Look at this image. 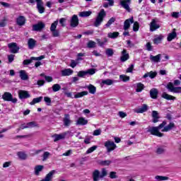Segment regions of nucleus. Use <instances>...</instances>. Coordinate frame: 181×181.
I'll return each mask as SVG.
<instances>
[{
  "label": "nucleus",
  "instance_id": "f257e3e1",
  "mask_svg": "<svg viewBox=\"0 0 181 181\" xmlns=\"http://www.w3.org/2000/svg\"><path fill=\"white\" fill-rule=\"evenodd\" d=\"M107 16V13H105V11L104 9H101L100 11L98 13V16H96V18L95 20V22L93 23V26L95 28H98L101 23H103L104 21V18Z\"/></svg>",
  "mask_w": 181,
  "mask_h": 181
},
{
  "label": "nucleus",
  "instance_id": "f03ea898",
  "mask_svg": "<svg viewBox=\"0 0 181 181\" xmlns=\"http://www.w3.org/2000/svg\"><path fill=\"white\" fill-rule=\"evenodd\" d=\"M147 132L151 134V135H154V136H158V138H162L164 135L163 133H160L157 127H148L147 128Z\"/></svg>",
  "mask_w": 181,
  "mask_h": 181
},
{
  "label": "nucleus",
  "instance_id": "7ed1b4c3",
  "mask_svg": "<svg viewBox=\"0 0 181 181\" xmlns=\"http://www.w3.org/2000/svg\"><path fill=\"white\" fill-rule=\"evenodd\" d=\"M2 98L4 101H11L13 104H16V103H18V99L16 98H13L12 93H11L9 92H5L2 95Z\"/></svg>",
  "mask_w": 181,
  "mask_h": 181
},
{
  "label": "nucleus",
  "instance_id": "20e7f679",
  "mask_svg": "<svg viewBox=\"0 0 181 181\" xmlns=\"http://www.w3.org/2000/svg\"><path fill=\"white\" fill-rule=\"evenodd\" d=\"M166 89L168 90L170 93H175L176 94H179L181 93V87H175V85H173V83L170 82L166 86Z\"/></svg>",
  "mask_w": 181,
  "mask_h": 181
},
{
  "label": "nucleus",
  "instance_id": "39448f33",
  "mask_svg": "<svg viewBox=\"0 0 181 181\" xmlns=\"http://www.w3.org/2000/svg\"><path fill=\"white\" fill-rule=\"evenodd\" d=\"M8 47L9 49L10 53H12L13 54H16V53H19V49H21L16 42L8 43Z\"/></svg>",
  "mask_w": 181,
  "mask_h": 181
},
{
  "label": "nucleus",
  "instance_id": "423d86ee",
  "mask_svg": "<svg viewBox=\"0 0 181 181\" xmlns=\"http://www.w3.org/2000/svg\"><path fill=\"white\" fill-rule=\"evenodd\" d=\"M45 55H41L37 57H32L29 59H25L23 62V64H24V66H28V64H30L33 63L34 60L36 62H40V60H43V59H45Z\"/></svg>",
  "mask_w": 181,
  "mask_h": 181
},
{
  "label": "nucleus",
  "instance_id": "0eeeda50",
  "mask_svg": "<svg viewBox=\"0 0 181 181\" xmlns=\"http://www.w3.org/2000/svg\"><path fill=\"white\" fill-rule=\"evenodd\" d=\"M105 146L107 149V152L110 153L115 150V148H117V144H115L114 141L108 140L105 143Z\"/></svg>",
  "mask_w": 181,
  "mask_h": 181
},
{
  "label": "nucleus",
  "instance_id": "6e6552de",
  "mask_svg": "<svg viewBox=\"0 0 181 181\" xmlns=\"http://www.w3.org/2000/svg\"><path fill=\"white\" fill-rule=\"evenodd\" d=\"M70 134L69 131L64 132L60 134H55L52 136V138H54V142H57V141H60V139H64L67 135Z\"/></svg>",
  "mask_w": 181,
  "mask_h": 181
},
{
  "label": "nucleus",
  "instance_id": "1a4fd4ad",
  "mask_svg": "<svg viewBox=\"0 0 181 181\" xmlns=\"http://www.w3.org/2000/svg\"><path fill=\"white\" fill-rule=\"evenodd\" d=\"M46 25L43 22H39L37 24L33 25V30L34 32H41L43 29H45Z\"/></svg>",
  "mask_w": 181,
  "mask_h": 181
},
{
  "label": "nucleus",
  "instance_id": "9d476101",
  "mask_svg": "<svg viewBox=\"0 0 181 181\" xmlns=\"http://www.w3.org/2000/svg\"><path fill=\"white\" fill-rule=\"evenodd\" d=\"M35 2H37V9L39 12V13H45V11L46 9L45 8V6L43 4L42 0H35Z\"/></svg>",
  "mask_w": 181,
  "mask_h": 181
},
{
  "label": "nucleus",
  "instance_id": "9b49d317",
  "mask_svg": "<svg viewBox=\"0 0 181 181\" xmlns=\"http://www.w3.org/2000/svg\"><path fill=\"white\" fill-rule=\"evenodd\" d=\"M119 4L124 9H126L128 12H131V8H129L131 0H120Z\"/></svg>",
  "mask_w": 181,
  "mask_h": 181
},
{
  "label": "nucleus",
  "instance_id": "f8f14e48",
  "mask_svg": "<svg viewBox=\"0 0 181 181\" xmlns=\"http://www.w3.org/2000/svg\"><path fill=\"white\" fill-rule=\"evenodd\" d=\"M127 60H129V54L127 52V49H124L121 52L120 62L125 63Z\"/></svg>",
  "mask_w": 181,
  "mask_h": 181
},
{
  "label": "nucleus",
  "instance_id": "ddd939ff",
  "mask_svg": "<svg viewBox=\"0 0 181 181\" xmlns=\"http://www.w3.org/2000/svg\"><path fill=\"white\" fill-rule=\"evenodd\" d=\"M132 23H134V17H131L130 18L127 19L124 22V27H123L124 30H128V29L131 28Z\"/></svg>",
  "mask_w": 181,
  "mask_h": 181
},
{
  "label": "nucleus",
  "instance_id": "4468645a",
  "mask_svg": "<svg viewBox=\"0 0 181 181\" xmlns=\"http://www.w3.org/2000/svg\"><path fill=\"white\" fill-rule=\"evenodd\" d=\"M159 28H160V25L156 23L155 19H153L150 23V32H155Z\"/></svg>",
  "mask_w": 181,
  "mask_h": 181
},
{
  "label": "nucleus",
  "instance_id": "2eb2a0df",
  "mask_svg": "<svg viewBox=\"0 0 181 181\" xmlns=\"http://www.w3.org/2000/svg\"><path fill=\"white\" fill-rule=\"evenodd\" d=\"M151 117H152V122L153 124H156V122H159V119L160 118V116H159V112L156 110H153L151 112Z\"/></svg>",
  "mask_w": 181,
  "mask_h": 181
},
{
  "label": "nucleus",
  "instance_id": "dca6fc26",
  "mask_svg": "<svg viewBox=\"0 0 181 181\" xmlns=\"http://www.w3.org/2000/svg\"><path fill=\"white\" fill-rule=\"evenodd\" d=\"M70 25L71 28H77V26H78V17L77 15L72 16Z\"/></svg>",
  "mask_w": 181,
  "mask_h": 181
},
{
  "label": "nucleus",
  "instance_id": "f3484780",
  "mask_svg": "<svg viewBox=\"0 0 181 181\" xmlns=\"http://www.w3.org/2000/svg\"><path fill=\"white\" fill-rule=\"evenodd\" d=\"M18 97L20 100L30 98V94L26 90H19Z\"/></svg>",
  "mask_w": 181,
  "mask_h": 181
},
{
  "label": "nucleus",
  "instance_id": "a211bd4d",
  "mask_svg": "<svg viewBox=\"0 0 181 181\" xmlns=\"http://www.w3.org/2000/svg\"><path fill=\"white\" fill-rule=\"evenodd\" d=\"M149 110V107H148V105L143 104L142 106L135 110V112L136 114H144V112H146Z\"/></svg>",
  "mask_w": 181,
  "mask_h": 181
},
{
  "label": "nucleus",
  "instance_id": "6ab92c4d",
  "mask_svg": "<svg viewBox=\"0 0 181 181\" xmlns=\"http://www.w3.org/2000/svg\"><path fill=\"white\" fill-rule=\"evenodd\" d=\"M16 23L18 26H23L26 23V18L23 16H20L16 18Z\"/></svg>",
  "mask_w": 181,
  "mask_h": 181
},
{
  "label": "nucleus",
  "instance_id": "aec40b11",
  "mask_svg": "<svg viewBox=\"0 0 181 181\" xmlns=\"http://www.w3.org/2000/svg\"><path fill=\"white\" fill-rule=\"evenodd\" d=\"M162 40H163V35L160 34L155 35L153 42L154 45H159V43H162Z\"/></svg>",
  "mask_w": 181,
  "mask_h": 181
},
{
  "label": "nucleus",
  "instance_id": "412c9836",
  "mask_svg": "<svg viewBox=\"0 0 181 181\" xmlns=\"http://www.w3.org/2000/svg\"><path fill=\"white\" fill-rule=\"evenodd\" d=\"M160 57H162V54H160L156 56L150 55V60L153 63H159V62H160Z\"/></svg>",
  "mask_w": 181,
  "mask_h": 181
},
{
  "label": "nucleus",
  "instance_id": "4be33fe9",
  "mask_svg": "<svg viewBox=\"0 0 181 181\" xmlns=\"http://www.w3.org/2000/svg\"><path fill=\"white\" fill-rule=\"evenodd\" d=\"M158 94H159V91L156 88H152L150 90V96L153 100H156L158 98Z\"/></svg>",
  "mask_w": 181,
  "mask_h": 181
},
{
  "label": "nucleus",
  "instance_id": "5701e85b",
  "mask_svg": "<svg viewBox=\"0 0 181 181\" xmlns=\"http://www.w3.org/2000/svg\"><path fill=\"white\" fill-rule=\"evenodd\" d=\"M43 169H45V166L40 165H36L34 168V174L35 176H39L40 172H42Z\"/></svg>",
  "mask_w": 181,
  "mask_h": 181
},
{
  "label": "nucleus",
  "instance_id": "b1692460",
  "mask_svg": "<svg viewBox=\"0 0 181 181\" xmlns=\"http://www.w3.org/2000/svg\"><path fill=\"white\" fill-rule=\"evenodd\" d=\"M175 123L170 122L169 124L164 127V128L161 130V132H169V131H171V129H173L175 128Z\"/></svg>",
  "mask_w": 181,
  "mask_h": 181
},
{
  "label": "nucleus",
  "instance_id": "393cba45",
  "mask_svg": "<svg viewBox=\"0 0 181 181\" xmlns=\"http://www.w3.org/2000/svg\"><path fill=\"white\" fill-rule=\"evenodd\" d=\"M74 71L71 69H65L61 71V74L62 77H66L67 76H71L73 74Z\"/></svg>",
  "mask_w": 181,
  "mask_h": 181
},
{
  "label": "nucleus",
  "instance_id": "a878e982",
  "mask_svg": "<svg viewBox=\"0 0 181 181\" xmlns=\"http://www.w3.org/2000/svg\"><path fill=\"white\" fill-rule=\"evenodd\" d=\"M177 34L176 33V29H173L171 33H169L167 37L168 42H172L173 39H175Z\"/></svg>",
  "mask_w": 181,
  "mask_h": 181
},
{
  "label": "nucleus",
  "instance_id": "bb28decb",
  "mask_svg": "<svg viewBox=\"0 0 181 181\" xmlns=\"http://www.w3.org/2000/svg\"><path fill=\"white\" fill-rule=\"evenodd\" d=\"M161 97L162 98H164L165 100H171L173 101H175V100H176V97L173 95H170L166 93V92H163Z\"/></svg>",
  "mask_w": 181,
  "mask_h": 181
},
{
  "label": "nucleus",
  "instance_id": "cd10ccee",
  "mask_svg": "<svg viewBox=\"0 0 181 181\" xmlns=\"http://www.w3.org/2000/svg\"><path fill=\"white\" fill-rule=\"evenodd\" d=\"M157 74H158V73H156V71H155V72L150 71V72L145 74L143 76V78H146V77H150V78H155L156 77Z\"/></svg>",
  "mask_w": 181,
  "mask_h": 181
},
{
  "label": "nucleus",
  "instance_id": "c85d7f7f",
  "mask_svg": "<svg viewBox=\"0 0 181 181\" xmlns=\"http://www.w3.org/2000/svg\"><path fill=\"white\" fill-rule=\"evenodd\" d=\"M88 121L84 117H79L76 122V125H87Z\"/></svg>",
  "mask_w": 181,
  "mask_h": 181
},
{
  "label": "nucleus",
  "instance_id": "c756f323",
  "mask_svg": "<svg viewBox=\"0 0 181 181\" xmlns=\"http://www.w3.org/2000/svg\"><path fill=\"white\" fill-rule=\"evenodd\" d=\"M86 88L88 90L90 94H95L97 91V88L93 84H89L88 86H86Z\"/></svg>",
  "mask_w": 181,
  "mask_h": 181
},
{
  "label": "nucleus",
  "instance_id": "7c9ffc66",
  "mask_svg": "<svg viewBox=\"0 0 181 181\" xmlns=\"http://www.w3.org/2000/svg\"><path fill=\"white\" fill-rule=\"evenodd\" d=\"M100 171L98 170H95L94 172L93 173V181H98L101 177H100Z\"/></svg>",
  "mask_w": 181,
  "mask_h": 181
},
{
  "label": "nucleus",
  "instance_id": "2f4dec72",
  "mask_svg": "<svg viewBox=\"0 0 181 181\" xmlns=\"http://www.w3.org/2000/svg\"><path fill=\"white\" fill-rule=\"evenodd\" d=\"M28 49H34L36 46V40L33 38H30L28 42Z\"/></svg>",
  "mask_w": 181,
  "mask_h": 181
},
{
  "label": "nucleus",
  "instance_id": "473e14b6",
  "mask_svg": "<svg viewBox=\"0 0 181 181\" xmlns=\"http://www.w3.org/2000/svg\"><path fill=\"white\" fill-rule=\"evenodd\" d=\"M71 124V120H70V115H66L64 118V125L65 127H69Z\"/></svg>",
  "mask_w": 181,
  "mask_h": 181
},
{
  "label": "nucleus",
  "instance_id": "72a5a7b5",
  "mask_svg": "<svg viewBox=\"0 0 181 181\" xmlns=\"http://www.w3.org/2000/svg\"><path fill=\"white\" fill-rule=\"evenodd\" d=\"M84 95H88V91L85 90L77 93L76 94L74 95V98H81V97H84Z\"/></svg>",
  "mask_w": 181,
  "mask_h": 181
},
{
  "label": "nucleus",
  "instance_id": "f704fd0d",
  "mask_svg": "<svg viewBox=\"0 0 181 181\" xmlns=\"http://www.w3.org/2000/svg\"><path fill=\"white\" fill-rule=\"evenodd\" d=\"M118 36H119V32L109 33L107 34V37H109L110 39H117Z\"/></svg>",
  "mask_w": 181,
  "mask_h": 181
},
{
  "label": "nucleus",
  "instance_id": "c9c22d12",
  "mask_svg": "<svg viewBox=\"0 0 181 181\" xmlns=\"http://www.w3.org/2000/svg\"><path fill=\"white\" fill-rule=\"evenodd\" d=\"M145 88V86L142 83H136V93H141L142 90Z\"/></svg>",
  "mask_w": 181,
  "mask_h": 181
},
{
  "label": "nucleus",
  "instance_id": "e433bc0d",
  "mask_svg": "<svg viewBox=\"0 0 181 181\" xmlns=\"http://www.w3.org/2000/svg\"><path fill=\"white\" fill-rule=\"evenodd\" d=\"M91 13H93V12L91 11H82L79 13V16H81V18H87V17L90 16L91 15Z\"/></svg>",
  "mask_w": 181,
  "mask_h": 181
},
{
  "label": "nucleus",
  "instance_id": "4c0bfd02",
  "mask_svg": "<svg viewBox=\"0 0 181 181\" xmlns=\"http://www.w3.org/2000/svg\"><path fill=\"white\" fill-rule=\"evenodd\" d=\"M43 100L42 96H40L38 98H35L33 100L32 102L30 103V105H35V104H37L38 103H40Z\"/></svg>",
  "mask_w": 181,
  "mask_h": 181
},
{
  "label": "nucleus",
  "instance_id": "58836bf2",
  "mask_svg": "<svg viewBox=\"0 0 181 181\" xmlns=\"http://www.w3.org/2000/svg\"><path fill=\"white\" fill-rule=\"evenodd\" d=\"M115 83V81L112 79H106L102 81V84H105V86H112Z\"/></svg>",
  "mask_w": 181,
  "mask_h": 181
},
{
  "label": "nucleus",
  "instance_id": "ea45409f",
  "mask_svg": "<svg viewBox=\"0 0 181 181\" xmlns=\"http://www.w3.org/2000/svg\"><path fill=\"white\" fill-rule=\"evenodd\" d=\"M20 77L21 80H28L29 78V76H28V74H26V71L21 70L20 71Z\"/></svg>",
  "mask_w": 181,
  "mask_h": 181
},
{
  "label": "nucleus",
  "instance_id": "a19ab883",
  "mask_svg": "<svg viewBox=\"0 0 181 181\" xmlns=\"http://www.w3.org/2000/svg\"><path fill=\"white\" fill-rule=\"evenodd\" d=\"M25 124L27 125V128H36L39 127V124H37L36 122H30L25 123Z\"/></svg>",
  "mask_w": 181,
  "mask_h": 181
},
{
  "label": "nucleus",
  "instance_id": "79ce46f5",
  "mask_svg": "<svg viewBox=\"0 0 181 181\" xmlns=\"http://www.w3.org/2000/svg\"><path fill=\"white\" fill-rule=\"evenodd\" d=\"M17 155H18V158L20 159H21L22 160H25L28 158V155H26V153H25L24 152H22V151L18 152Z\"/></svg>",
  "mask_w": 181,
  "mask_h": 181
},
{
  "label": "nucleus",
  "instance_id": "37998d69",
  "mask_svg": "<svg viewBox=\"0 0 181 181\" xmlns=\"http://www.w3.org/2000/svg\"><path fill=\"white\" fill-rule=\"evenodd\" d=\"M165 151H166V149H165L164 146H159L157 148L156 152L158 155H162Z\"/></svg>",
  "mask_w": 181,
  "mask_h": 181
},
{
  "label": "nucleus",
  "instance_id": "c03bdc74",
  "mask_svg": "<svg viewBox=\"0 0 181 181\" xmlns=\"http://www.w3.org/2000/svg\"><path fill=\"white\" fill-rule=\"evenodd\" d=\"M61 89L62 86L59 83H56L52 86V90L54 93H57V91H60Z\"/></svg>",
  "mask_w": 181,
  "mask_h": 181
},
{
  "label": "nucleus",
  "instance_id": "a18cd8bd",
  "mask_svg": "<svg viewBox=\"0 0 181 181\" xmlns=\"http://www.w3.org/2000/svg\"><path fill=\"white\" fill-rule=\"evenodd\" d=\"M155 180L158 181L169 180V177L166 176L157 175L155 177Z\"/></svg>",
  "mask_w": 181,
  "mask_h": 181
},
{
  "label": "nucleus",
  "instance_id": "49530a36",
  "mask_svg": "<svg viewBox=\"0 0 181 181\" xmlns=\"http://www.w3.org/2000/svg\"><path fill=\"white\" fill-rule=\"evenodd\" d=\"M105 53L107 55V57H111L114 56V49L111 48H107L105 51Z\"/></svg>",
  "mask_w": 181,
  "mask_h": 181
},
{
  "label": "nucleus",
  "instance_id": "de8ad7c7",
  "mask_svg": "<svg viewBox=\"0 0 181 181\" xmlns=\"http://www.w3.org/2000/svg\"><path fill=\"white\" fill-rule=\"evenodd\" d=\"M96 42H98L99 46H100V47H103V46H104V45H105V43H107V42H108V39L104 38L103 42H102L101 40H100V39H96Z\"/></svg>",
  "mask_w": 181,
  "mask_h": 181
},
{
  "label": "nucleus",
  "instance_id": "09e8293b",
  "mask_svg": "<svg viewBox=\"0 0 181 181\" xmlns=\"http://www.w3.org/2000/svg\"><path fill=\"white\" fill-rule=\"evenodd\" d=\"M114 22H115V18L112 17L108 21L107 23L105 24V27L106 28H110L112 25V23H114Z\"/></svg>",
  "mask_w": 181,
  "mask_h": 181
},
{
  "label": "nucleus",
  "instance_id": "8fccbe9b",
  "mask_svg": "<svg viewBox=\"0 0 181 181\" xmlns=\"http://www.w3.org/2000/svg\"><path fill=\"white\" fill-rule=\"evenodd\" d=\"M108 175V171L105 168H103L101 170V174L100 175V179H103V177H105Z\"/></svg>",
  "mask_w": 181,
  "mask_h": 181
},
{
  "label": "nucleus",
  "instance_id": "3c124183",
  "mask_svg": "<svg viewBox=\"0 0 181 181\" xmlns=\"http://www.w3.org/2000/svg\"><path fill=\"white\" fill-rule=\"evenodd\" d=\"M59 23V21H55L50 27V30L52 32L53 30H56V28H57V24Z\"/></svg>",
  "mask_w": 181,
  "mask_h": 181
},
{
  "label": "nucleus",
  "instance_id": "603ef678",
  "mask_svg": "<svg viewBox=\"0 0 181 181\" xmlns=\"http://www.w3.org/2000/svg\"><path fill=\"white\" fill-rule=\"evenodd\" d=\"M49 156H50V153L48 151L44 152L42 155V161L45 162V160H47L49 158Z\"/></svg>",
  "mask_w": 181,
  "mask_h": 181
},
{
  "label": "nucleus",
  "instance_id": "864d4df0",
  "mask_svg": "<svg viewBox=\"0 0 181 181\" xmlns=\"http://www.w3.org/2000/svg\"><path fill=\"white\" fill-rule=\"evenodd\" d=\"M95 71H97V69H89L86 71V75L88 74L89 76H93V74H95Z\"/></svg>",
  "mask_w": 181,
  "mask_h": 181
},
{
  "label": "nucleus",
  "instance_id": "5fc2aeb1",
  "mask_svg": "<svg viewBox=\"0 0 181 181\" xmlns=\"http://www.w3.org/2000/svg\"><path fill=\"white\" fill-rule=\"evenodd\" d=\"M100 165H102V166H110V165H111L112 161L110 160H102L100 161Z\"/></svg>",
  "mask_w": 181,
  "mask_h": 181
},
{
  "label": "nucleus",
  "instance_id": "6e6d98bb",
  "mask_svg": "<svg viewBox=\"0 0 181 181\" xmlns=\"http://www.w3.org/2000/svg\"><path fill=\"white\" fill-rule=\"evenodd\" d=\"M133 30L134 32H138V30H139V23H138V21L134 23Z\"/></svg>",
  "mask_w": 181,
  "mask_h": 181
},
{
  "label": "nucleus",
  "instance_id": "4d7b16f0",
  "mask_svg": "<svg viewBox=\"0 0 181 181\" xmlns=\"http://www.w3.org/2000/svg\"><path fill=\"white\" fill-rule=\"evenodd\" d=\"M105 1H108V3H105L103 4L104 8H108V6H114V0H105Z\"/></svg>",
  "mask_w": 181,
  "mask_h": 181
},
{
  "label": "nucleus",
  "instance_id": "13d9d810",
  "mask_svg": "<svg viewBox=\"0 0 181 181\" xmlns=\"http://www.w3.org/2000/svg\"><path fill=\"white\" fill-rule=\"evenodd\" d=\"M109 177L110 179H118V175H117V173L116 172L112 171L109 174Z\"/></svg>",
  "mask_w": 181,
  "mask_h": 181
},
{
  "label": "nucleus",
  "instance_id": "bf43d9fd",
  "mask_svg": "<svg viewBox=\"0 0 181 181\" xmlns=\"http://www.w3.org/2000/svg\"><path fill=\"white\" fill-rule=\"evenodd\" d=\"M119 78L120 80H122V81H124V83L127 81H129V76H127V75H120Z\"/></svg>",
  "mask_w": 181,
  "mask_h": 181
},
{
  "label": "nucleus",
  "instance_id": "052dcab7",
  "mask_svg": "<svg viewBox=\"0 0 181 181\" xmlns=\"http://www.w3.org/2000/svg\"><path fill=\"white\" fill-rule=\"evenodd\" d=\"M77 76L78 77L84 78L87 76V72L86 71H80L78 72Z\"/></svg>",
  "mask_w": 181,
  "mask_h": 181
},
{
  "label": "nucleus",
  "instance_id": "680f3d73",
  "mask_svg": "<svg viewBox=\"0 0 181 181\" xmlns=\"http://www.w3.org/2000/svg\"><path fill=\"white\" fill-rule=\"evenodd\" d=\"M97 148H98V146H93L92 147L89 148L86 151V154L92 153V152H94V151H95V149H97Z\"/></svg>",
  "mask_w": 181,
  "mask_h": 181
},
{
  "label": "nucleus",
  "instance_id": "e2e57ef3",
  "mask_svg": "<svg viewBox=\"0 0 181 181\" xmlns=\"http://www.w3.org/2000/svg\"><path fill=\"white\" fill-rule=\"evenodd\" d=\"M87 46L89 49H93V47H95V42L90 40L88 42Z\"/></svg>",
  "mask_w": 181,
  "mask_h": 181
},
{
  "label": "nucleus",
  "instance_id": "0e129e2a",
  "mask_svg": "<svg viewBox=\"0 0 181 181\" xmlns=\"http://www.w3.org/2000/svg\"><path fill=\"white\" fill-rule=\"evenodd\" d=\"M8 63H12L15 60V54H11L8 55Z\"/></svg>",
  "mask_w": 181,
  "mask_h": 181
},
{
  "label": "nucleus",
  "instance_id": "69168bd1",
  "mask_svg": "<svg viewBox=\"0 0 181 181\" xmlns=\"http://www.w3.org/2000/svg\"><path fill=\"white\" fill-rule=\"evenodd\" d=\"M51 32H52V36H53L54 37H59V36H60V34H59V30H54L51 31Z\"/></svg>",
  "mask_w": 181,
  "mask_h": 181
},
{
  "label": "nucleus",
  "instance_id": "338daca9",
  "mask_svg": "<svg viewBox=\"0 0 181 181\" xmlns=\"http://www.w3.org/2000/svg\"><path fill=\"white\" fill-rule=\"evenodd\" d=\"M44 101H45L47 105H50V104H52V99H50L49 97H45Z\"/></svg>",
  "mask_w": 181,
  "mask_h": 181
},
{
  "label": "nucleus",
  "instance_id": "774afa93",
  "mask_svg": "<svg viewBox=\"0 0 181 181\" xmlns=\"http://www.w3.org/2000/svg\"><path fill=\"white\" fill-rule=\"evenodd\" d=\"M93 135H94V136H98V135H101V129H98L95 130Z\"/></svg>",
  "mask_w": 181,
  "mask_h": 181
}]
</instances>
